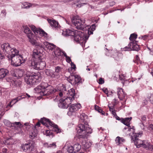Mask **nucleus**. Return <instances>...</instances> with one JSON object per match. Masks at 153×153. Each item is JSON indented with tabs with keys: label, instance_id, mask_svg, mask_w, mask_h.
I'll list each match as a JSON object with an SVG mask.
<instances>
[{
	"label": "nucleus",
	"instance_id": "1",
	"mask_svg": "<svg viewBox=\"0 0 153 153\" xmlns=\"http://www.w3.org/2000/svg\"><path fill=\"white\" fill-rule=\"evenodd\" d=\"M42 53L36 49L33 51L32 58L28 62V65L36 70H42L45 67L46 64L42 59Z\"/></svg>",
	"mask_w": 153,
	"mask_h": 153
},
{
	"label": "nucleus",
	"instance_id": "2",
	"mask_svg": "<svg viewBox=\"0 0 153 153\" xmlns=\"http://www.w3.org/2000/svg\"><path fill=\"white\" fill-rule=\"evenodd\" d=\"M62 34L65 36H73L74 40L80 43H85L88 38V36H85L82 32L77 30L66 29L63 31Z\"/></svg>",
	"mask_w": 153,
	"mask_h": 153
},
{
	"label": "nucleus",
	"instance_id": "3",
	"mask_svg": "<svg viewBox=\"0 0 153 153\" xmlns=\"http://www.w3.org/2000/svg\"><path fill=\"white\" fill-rule=\"evenodd\" d=\"M35 91L42 96H48L54 93L55 89L51 85H48L46 82H43L34 89Z\"/></svg>",
	"mask_w": 153,
	"mask_h": 153
},
{
	"label": "nucleus",
	"instance_id": "4",
	"mask_svg": "<svg viewBox=\"0 0 153 153\" xmlns=\"http://www.w3.org/2000/svg\"><path fill=\"white\" fill-rule=\"evenodd\" d=\"M76 129L80 138H82V139H83V138H87L88 134H91L92 132V129L89 127H88L87 125L82 123L78 125Z\"/></svg>",
	"mask_w": 153,
	"mask_h": 153
},
{
	"label": "nucleus",
	"instance_id": "5",
	"mask_svg": "<svg viewBox=\"0 0 153 153\" xmlns=\"http://www.w3.org/2000/svg\"><path fill=\"white\" fill-rule=\"evenodd\" d=\"M25 80L27 84L33 85L39 82L41 79L39 74L36 73L30 75L27 74L25 76Z\"/></svg>",
	"mask_w": 153,
	"mask_h": 153
},
{
	"label": "nucleus",
	"instance_id": "6",
	"mask_svg": "<svg viewBox=\"0 0 153 153\" xmlns=\"http://www.w3.org/2000/svg\"><path fill=\"white\" fill-rule=\"evenodd\" d=\"M40 122L42 124L45 125L47 127H48V125H49L51 127H53V131H56L57 133L61 132V130L59 128L58 126L56 125H55L48 119L44 117L41 119Z\"/></svg>",
	"mask_w": 153,
	"mask_h": 153
},
{
	"label": "nucleus",
	"instance_id": "7",
	"mask_svg": "<svg viewBox=\"0 0 153 153\" xmlns=\"http://www.w3.org/2000/svg\"><path fill=\"white\" fill-rule=\"evenodd\" d=\"M72 22L78 29L84 30L86 25L85 24V21L80 19L73 17L72 19Z\"/></svg>",
	"mask_w": 153,
	"mask_h": 153
},
{
	"label": "nucleus",
	"instance_id": "8",
	"mask_svg": "<svg viewBox=\"0 0 153 153\" xmlns=\"http://www.w3.org/2000/svg\"><path fill=\"white\" fill-rule=\"evenodd\" d=\"M139 133H133L131 137V141L134 143V144L137 148L141 147L143 143V141L141 140L139 138Z\"/></svg>",
	"mask_w": 153,
	"mask_h": 153
},
{
	"label": "nucleus",
	"instance_id": "9",
	"mask_svg": "<svg viewBox=\"0 0 153 153\" xmlns=\"http://www.w3.org/2000/svg\"><path fill=\"white\" fill-rule=\"evenodd\" d=\"M22 59V57L20 55H16L15 56L10 58V59L11 60V65L16 67L19 66L22 63L21 61Z\"/></svg>",
	"mask_w": 153,
	"mask_h": 153
},
{
	"label": "nucleus",
	"instance_id": "10",
	"mask_svg": "<svg viewBox=\"0 0 153 153\" xmlns=\"http://www.w3.org/2000/svg\"><path fill=\"white\" fill-rule=\"evenodd\" d=\"M31 28L34 33L37 35H40L41 36H44L47 37L48 34L41 29H38L34 25H31Z\"/></svg>",
	"mask_w": 153,
	"mask_h": 153
},
{
	"label": "nucleus",
	"instance_id": "11",
	"mask_svg": "<svg viewBox=\"0 0 153 153\" xmlns=\"http://www.w3.org/2000/svg\"><path fill=\"white\" fill-rule=\"evenodd\" d=\"M81 107V106L79 103L71 104L69 108V111L68 112V115L69 116L71 115L73 112L79 109Z\"/></svg>",
	"mask_w": 153,
	"mask_h": 153
},
{
	"label": "nucleus",
	"instance_id": "12",
	"mask_svg": "<svg viewBox=\"0 0 153 153\" xmlns=\"http://www.w3.org/2000/svg\"><path fill=\"white\" fill-rule=\"evenodd\" d=\"M11 74L16 78H18L22 77L24 73L23 69H14L11 71Z\"/></svg>",
	"mask_w": 153,
	"mask_h": 153
},
{
	"label": "nucleus",
	"instance_id": "13",
	"mask_svg": "<svg viewBox=\"0 0 153 153\" xmlns=\"http://www.w3.org/2000/svg\"><path fill=\"white\" fill-rule=\"evenodd\" d=\"M34 147L35 143L33 142L32 143L25 144L22 146V148L24 151L29 152L32 151Z\"/></svg>",
	"mask_w": 153,
	"mask_h": 153
},
{
	"label": "nucleus",
	"instance_id": "14",
	"mask_svg": "<svg viewBox=\"0 0 153 153\" xmlns=\"http://www.w3.org/2000/svg\"><path fill=\"white\" fill-rule=\"evenodd\" d=\"M117 94L118 98L120 100H123L126 96V94L124 92L122 88H117Z\"/></svg>",
	"mask_w": 153,
	"mask_h": 153
},
{
	"label": "nucleus",
	"instance_id": "15",
	"mask_svg": "<svg viewBox=\"0 0 153 153\" xmlns=\"http://www.w3.org/2000/svg\"><path fill=\"white\" fill-rule=\"evenodd\" d=\"M1 48L4 52L8 53L11 50V47L8 43H5L1 45Z\"/></svg>",
	"mask_w": 153,
	"mask_h": 153
},
{
	"label": "nucleus",
	"instance_id": "16",
	"mask_svg": "<svg viewBox=\"0 0 153 153\" xmlns=\"http://www.w3.org/2000/svg\"><path fill=\"white\" fill-rule=\"evenodd\" d=\"M141 147L147 150L152 151L153 149L152 146L147 140H143Z\"/></svg>",
	"mask_w": 153,
	"mask_h": 153
},
{
	"label": "nucleus",
	"instance_id": "17",
	"mask_svg": "<svg viewBox=\"0 0 153 153\" xmlns=\"http://www.w3.org/2000/svg\"><path fill=\"white\" fill-rule=\"evenodd\" d=\"M18 52L15 49L11 48V50L8 53V55L7 57L9 60H10V58H12V57L15 56L16 55H19L18 54Z\"/></svg>",
	"mask_w": 153,
	"mask_h": 153
},
{
	"label": "nucleus",
	"instance_id": "18",
	"mask_svg": "<svg viewBox=\"0 0 153 153\" xmlns=\"http://www.w3.org/2000/svg\"><path fill=\"white\" fill-rule=\"evenodd\" d=\"M61 85V88H57L55 89L56 91H60L59 93V95L60 97H62L63 95H65L66 94V90L65 86L63 84H62Z\"/></svg>",
	"mask_w": 153,
	"mask_h": 153
},
{
	"label": "nucleus",
	"instance_id": "19",
	"mask_svg": "<svg viewBox=\"0 0 153 153\" xmlns=\"http://www.w3.org/2000/svg\"><path fill=\"white\" fill-rule=\"evenodd\" d=\"M22 96H19L16 98L13 99L10 102L9 104L7 105V108H8L9 107H12L13 105L15 104L19 100H20L24 98V97H22Z\"/></svg>",
	"mask_w": 153,
	"mask_h": 153
},
{
	"label": "nucleus",
	"instance_id": "20",
	"mask_svg": "<svg viewBox=\"0 0 153 153\" xmlns=\"http://www.w3.org/2000/svg\"><path fill=\"white\" fill-rule=\"evenodd\" d=\"M34 36L33 34H29L27 35V37L29 39V42L33 45L40 46L41 45L36 42V40L33 38Z\"/></svg>",
	"mask_w": 153,
	"mask_h": 153
},
{
	"label": "nucleus",
	"instance_id": "21",
	"mask_svg": "<svg viewBox=\"0 0 153 153\" xmlns=\"http://www.w3.org/2000/svg\"><path fill=\"white\" fill-rule=\"evenodd\" d=\"M96 26L95 24H93L91 26H85L84 30H88V33L89 35L92 34L93 31L95 30Z\"/></svg>",
	"mask_w": 153,
	"mask_h": 153
},
{
	"label": "nucleus",
	"instance_id": "22",
	"mask_svg": "<svg viewBox=\"0 0 153 153\" xmlns=\"http://www.w3.org/2000/svg\"><path fill=\"white\" fill-rule=\"evenodd\" d=\"M128 45L131 47V50L138 51L140 50L139 45L136 43L135 41L130 42Z\"/></svg>",
	"mask_w": 153,
	"mask_h": 153
},
{
	"label": "nucleus",
	"instance_id": "23",
	"mask_svg": "<svg viewBox=\"0 0 153 153\" xmlns=\"http://www.w3.org/2000/svg\"><path fill=\"white\" fill-rule=\"evenodd\" d=\"M85 138H83V139L82 138H79L80 140L82 143V144L84 149H87L89 148L91 145V143L89 142H86L84 139Z\"/></svg>",
	"mask_w": 153,
	"mask_h": 153
},
{
	"label": "nucleus",
	"instance_id": "24",
	"mask_svg": "<svg viewBox=\"0 0 153 153\" xmlns=\"http://www.w3.org/2000/svg\"><path fill=\"white\" fill-rule=\"evenodd\" d=\"M60 102L58 104L59 107L62 108H68L69 105L68 103L65 102L63 99L59 100Z\"/></svg>",
	"mask_w": 153,
	"mask_h": 153
},
{
	"label": "nucleus",
	"instance_id": "25",
	"mask_svg": "<svg viewBox=\"0 0 153 153\" xmlns=\"http://www.w3.org/2000/svg\"><path fill=\"white\" fill-rule=\"evenodd\" d=\"M9 71L6 69L1 68L0 69V78H2L4 77L8 74Z\"/></svg>",
	"mask_w": 153,
	"mask_h": 153
},
{
	"label": "nucleus",
	"instance_id": "26",
	"mask_svg": "<svg viewBox=\"0 0 153 153\" xmlns=\"http://www.w3.org/2000/svg\"><path fill=\"white\" fill-rule=\"evenodd\" d=\"M37 131L36 129L34 128L30 133L29 137L31 139H36L37 138Z\"/></svg>",
	"mask_w": 153,
	"mask_h": 153
},
{
	"label": "nucleus",
	"instance_id": "27",
	"mask_svg": "<svg viewBox=\"0 0 153 153\" xmlns=\"http://www.w3.org/2000/svg\"><path fill=\"white\" fill-rule=\"evenodd\" d=\"M46 75L52 78H55V76L56 75L54 74V71L50 69H46L45 71Z\"/></svg>",
	"mask_w": 153,
	"mask_h": 153
},
{
	"label": "nucleus",
	"instance_id": "28",
	"mask_svg": "<svg viewBox=\"0 0 153 153\" xmlns=\"http://www.w3.org/2000/svg\"><path fill=\"white\" fill-rule=\"evenodd\" d=\"M47 21L52 27H56L58 26L59 23L56 21L50 19H48Z\"/></svg>",
	"mask_w": 153,
	"mask_h": 153
},
{
	"label": "nucleus",
	"instance_id": "29",
	"mask_svg": "<svg viewBox=\"0 0 153 153\" xmlns=\"http://www.w3.org/2000/svg\"><path fill=\"white\" fill-rule=\"evenodd\" d=\"M21 124L20 122H15L11 123V127L13 129H17V127H20L21 126Z\"/></svg>",
	"mask_w": 153,
	"mask_h": 153
},
{
	"label": "nucleus",
	"instance_id": "30",
	"mask_svg": "<svg viewBox=\"0 0 153 153\" xmlns=\"http://www.w3.org/2000/svg\"><path fill=\"white\" fill-rule=\"evenodd\" d=\"M45 45L46 46V48L49 50H52L54 48L55 49L56 47V46L53 44L49 43L48 42H45L44 43Z\"/></svg>",
	"mask_w": 153,
	"mask_h": 153
},
{
	"label": "nucleus",
	"instance_id": "31",
	"mask_svg": "<svg viewBox=\"0 0 153 153\" xmlns=\"http://www.w3.org/2000/svg\"><path fill=\"white\" fill-rule=\"evenodd\" d=\"M62 52L60 49L56 47L54 51V53L56 57L59 58L62 55Z\"/></svg>",
	"mask_w": 153,
	"mask_h": 153
},
{
	"label": "nucleus",
	"instance_id": "32",
	"mask_svg": "<svg viewBox=\"0 0 153 153\" xmlns=\"http://www.w3.org/2000/svg\"><path fill=\"white\" fill-rule=\"evenodd\" d=\"M116 144L118 145L125 141V140L123 137H120L119 136L117 137L115 140Z\"/></svg>",
	"mask_w": 153,
	"mask_h": 153
},
{
	"label": "nucleus",
	"instance_id": "33",
	"mask_svg": "<svg viewBox=\"0 0 153 153\" xmlns=\"http://www.w3.org/2000/svg\"><path fill=\"white\" fill-rule=\"evenodd\" d=\"M75 92V90L73 88L71 89L68 91H66V94L68 95V96H70L71 97H74Z\"/></svg>",
	"mask_w": 153,
	"mask_h": 153
},
{
	"label": "nucleus",
	"instance_id": "34",
	"mask_svg": "<svg viewBox=\"0 0 153 153\" xmlns=\"http://www.w3.org/2000/svg\"><path fill=\"white\" fill-rule=\"evenodd\" d=\"M131 117H128L125 118V119H122L121 120L122 122L125 125L128 126H129V122L131 119Z\"/></svg>",
	"mask_w": 153,
	"mask_h": 153
},
{
	"label": "nucleus",
	"instance_id": "35",
	"mask_svg": "<svg viewBox=\"0 0 153 153\" xmlns=\"http://www.w3.org/2000/svg\"><path fill=\"white\" fill-rule=\"evenodd\" d=\"M55 71L54 72V74L56 75L55 76L56 78H58L60 72L61 71L62 68L59 66H57L55 67Z\"/></svg>",
	"mask_w": 153,
	"mask_h": 153
},
{
	"label": "nucleus",
	"instance_id": "36",
	"mask_svg": "<svg viewBox=\"0 0 153 153\" xmlns=\"http://www.w3.org/2000/svg\"><path fill=\"white\" fill-rule=\"evenodd\" d=\"M74 97H71L70 96H67V97L64 99H63L64 100L65 102L68 103L69 105L71 103L72 101L74 100Z\"/></svg>",
	"mask_w": 153,
	"mask_h": 153
},
{
	"label": "nucleus",
	"instance_id": "37",
	"mask_svg": "<svg viewBox=\"0 0 153 153\" xmlns=\"http://www.w3.org/2000/svg\"><path fill=\"white\" fill-rule=\"evenodd\" d=\"M74 150V153L78 152L81 149V146L78 143H76L73 146Z\"/></svg>",
	"mask_w": 153,
	"mask_h": 153
},
{
	"label": "nucleus",
	"instance_id": "38",
	"mask_svg": "<svg viewBox=\"0 0 153 153\" xmlns=\"http://www.w3.org/2000/svg\"><path fill=\"white\" fill-rule=\"evenodd\" d=\"M67 80L72 85H75L74 75H71L68 78Z\"/></svg>",
	"mask_w": 153,
	"mask_h": 153
},
{
	"label": "nucleus",
	"instance_id": "39",
	"mask_svg": "<svg viewBox=\"0 0 153 153\" xmlns=\"http://www.w3.org/2000/svg\"><path fill=\"white\" fill-rule=\"evenodd\" d=\"M23 28L24 29V32L27 34V36L29 34H33L31 33L30 29L27 26H24Z\"/></svg>",
	"mask_w": 153,
	"mask_h": 153
},
{
	"label": "nucleus",
	"instance_id": "40",
	"mask_svg": "<svg viewBox=\"0 0 153 153\" xmlns=\"http://www.w3.org/2000/svg\"><path fill=\"white\" fill-rule=\"evenodd\" d=\"M15 141L12 138H9L5 142V144L6 145H10L14 143Z\"/></svg>",
	"mask_w": 153,
	"mask_h": 153
},
{
	"label": "nucleus",
	"instance_id": "41",
	"mask_svg": "<svg viewBox=\"0 0 153 153\" xmlns=\"http://www.w3.org/2000/svg\"><path fill=\"white\" fill-rule=\"evenodd\" d=\"M87 118L88 116L84 113L82 114L80 116L81 121L83 123H85L86 122L85 120L87 119Z\"/></svg>",
	"mask_w": 153,
	"mask_h": 153
},
{
	"label": "nucleus",
	"instance_id": "42",
	"mask_svg": "<svg viewBox=\"0 0 153 153\" xmlns=\"http://www.w3.org/2000/svg\"><path fill=\"white\" fill-rule=\"evenodd\" d=\"M74 82L75 83V85L79 82L81 80L80 77L78 75H74Z\"/></svg>",
	"mask_w": 153,
	"mask_h": 153
},
{
	"label": "nucleus",
	"instance_id": "43",
	"mask_svg": "<svg viewBox=\"0 0 153 153\" xmlns=\"http://www.w3.org/2000/svg\"><path fill=\"white\" fill-rule=\"evenodd\" d=\"M137 35L135 34H132L130 35L129 39L131 41H134V40H135L137 38Z\"/></svg>",
	"mask_w": 153,
	"mask_h": 153
},
{
	"label": "nucleus",
	"instance_id": "44",
	"mask_svg": "<svg viewBox=\"0 0 153 153\" xmlns=\"http://www.w3.org/2000/svg\"><path fill=\"white\" fill-rule=\"evenodd\" d=\"M95 110L98 111V112L101 113L102 114H104L105 112L103 111L98 106L95 105Z\"/></svg>",
	"mask_w": 153,
	"mask_h": 153
},
{
	"label": "nucleus",
	"instance_id": "45",
	"mask_svg": "<svg viewBox=\"0 0 153 153\" xmlns=\"http://www.w3.org/2000/svg\"><path fill=\"white\" fill-rule=\"evenodd\" d=\"M86 0H79V2L80 3H81L80 4L79 3L77 4H76V6L77 7H80L83 5V4H86V3L84 2H86Z\"/></svg>",
	"mask_w": 153,
	"mask_h": 153
},
{
	"label": "nucleus",
	"instance_id": "46",
	"mask_svg": "<svg viewBox=\"0 0 153 153\" xmlns=\"http://www.w3.org/2000/svg\"><path fill=\"white\" fill-rule=\"evenodd\" d=\"M68 151L69 153H74V150L73 146H68Z\"/></svg>",
	"mask_w": 153,
	"mask_h": 153
},
{
	"label": "nucleus",
	"instance_id": "47",
	"mask_svg": "<svg viewBox=\"0 0 153 153\" xmlns=\"http://www.w3.org/2000/svg\"><path fill=\"white\" fill-rule=\"evenodd\" d=\"M22 4L23 5V7L25 8H29L30 7V4L27 2H24Z\"/></svg>",
	"mask_w": 153,
	"mask_h": 153
},
{
	"label": "nucleus",
	"instance_id": "48",
	"mask_svg": "<svg viewBox=\"0 0 153 153\" xmlns=\"http://www.w3.org/2000/svg\"><path fill=\"white\" fill-rule=\"evenodd\" d=\"M131 50V47L128 45V47H126L122 49L123 51H130Z\"/></svg>",
	"mask_w": 153,
	"mask_h": 153
},
{
	"label": "nucleus",
	"instance_id": "49",
	"mask_svg": "<svg viewBox=\"0 0 153 153\" xmlns=\"http://www.w3.org/2000/svg\"><path fill=\"white\" fill-rule=\"evenodd\" d=\"M148 98L149 99L150 102L152 103H153V95L152 94H150L148 97Z\"/></svg>",
	"mask_w": 153,
	"mask_h": 153
},
{
	"label": "nucleus",
	"instance_id": "50",
	"mask_svg": "<svg viewBox=\"0 0 153 153\" xmlns=\"http://www.w3.org/2000/svg\"><path fill=\"white\" fill-rule=\"evenodd\" d=\"M24 127H25L26 129L28 130L30 128V126L28 123H25L24 124Z\"/></svg>",
	"mask_w": 153,
	"mask_h": 153
},
{
	"label": "nucleus",
	"instance_id": "51",
	"mask_svg": "<svg viewBox=\"0 0 153 153\" xmlns=\"http://www.w3.org/2000/svg\"><path fill=\"white\" fill-rule=\"evenodd\" d=\"M99 83L100 84H102L104 82V79L100 77L99 80Z\"/></svg>",
	"mask_w": 153,
	"mask_h": 153
},
{
	"label": "nucleus",
	"instance_id": "52",
	"mask_svg": "<svg viewBox=\"0 0 153 153\" xmlns=\"http://www.w3.org/2000/svg\"><path fill=\"white\" fill-rule=\"evenodd\" d=\"M103 91L107 95V97H108L109 96L108 94V91L107 88H103L102 89Z\"/></svg>",
	"mask_w": 153,
	"mask_h": 153
},
{
	"label": "nucleus",
	"instance_id": "53",
	"mask_svg": "<svg viewBox=\"0 0 153 153\" xmlns=\"http://www.w3.org/2000/svg\"><path fill=\"white\" fill-rule=\"evenodd\" d=\"M141 119L142 122H143V121H146V115L142 116L141 117Z\"/></svg>",
	"mask_w": 153,
	"mask_h": 153
},
{
	"label": "nucleus",
	"instance_id": "54",
	"mask_svg": "<svg viewBox=\"0 0 153 153\" xmlns=\"http://www.w3.org/2000/svg\"><path fill=\"white\" fill-rule=\"evenodd\" d=\"M149 129L151 131L153 130V124H150L148 127Z\"/></svg>",
	"mask_w": 153,
	"mask_h": 153
},
{
	"label": "nucleus",
	"instance_id": "55",
	"mask_svg": "<svg viewBox=\"0 0 153 153\" xmlns=\"http://www.w3.org/2000/svg\"><path fill=\"white\" fill-rule=\"evenodd\" d=\"M115 4V2L114 1H111L109 3V5L111 6H113Z\"/></svg>",
	"mask_w": 153,
	"mask_h": 153
},
{
	"label": "nucleus",
	"instance_id": "56",
	"mask_svg": "<svg viewBox=\"0 0 153 153\" xmlns=\"http://www.w3.org/2000/svg\"><path fill=\"white\" fill-rule=\"evenodd\" d=\"M44 147L47 148L50 147V144H48V143H45L44 144Z\"/></svg>",
	"mask_w": 153,
	"mask_h": 153
},
{
	"label": "nucleus",
	"instance_id": "57",
	"mask_svg": "<svg viewBox=\"0 0 153 153\" xmlns=\"http://www.w3.org/2000/svg\"><path fill=\"white\" fill-rule=\"evenodd\" d=\"M66 58V61L70 63L71 62V59L69 56L67 57Z\"/></svg>",
	"mask_w": 153,
	"mask_h": 153
},
{
	"label": "nucleus",
	"instance_id": "58",
	"mask_svg": "<svg viewBox=\"0 0 153 153\" xmlns=\"http://www.w3.org/2000/svg\"><path fill=\"white\" fill-rule=\"evenodd\" d=\"M50 147H54L55 148L56 146L55 143H53L52 144H50Z\"/></svg>",
	"mask_w": 153,
	"mask_h": 153
},
{
	"label": "nucleus",
	"instance_id": "59",
	"mask_svg": "<svg viewBox=\"0 0 153 153\" xmlns=\"http://www.w3.org/2000/svg\"><path fill=\"white\" fill-rule=\"evenodd\" d=\"M4 110V109L2 106V104L0 102V111H3Z\"/></svg>",
	"mask_w": 153,
	"mask_h": 153
},
{
	"label": "nucleus",
	"instance_id": "60",
	"mask_svg": "<svg viewBox=\"0 0 153 153\" xmlns=\"http://www.w3.org/2000/svg\"><path fill=\"white\" fill-rule=\"evenodd\" d=\"M1 13L2 14H3V16H5L6 14V10H3L1 11Z\"/></svg>",
	"mask_w": 153,
	"mask_h": 153
},
{
	"label": "nucleus",
	"instance_id": "61",
	"mask_svg": "<svg viewBox=\"0 0 153 153\" xmlns=\"http://www.w3.org/2000/svg\"><path fill=\"white\" fill-rule=\"evenodd\" d=\"M129 126H128V127L127 128H125L124 129L125 130H126L127 129H128V131H131V129H132L133 131L134 130V129L133 128V127L132 128H130L129 127Z\"/></svg>",
	"mask_w": 153,
	"mask_h": 153
},
{
	"label": "nucleus",
	"instance_id": "62",
	"mask_svg": "<svg viewBox=\"0 0 153 153\" xmlns=\"http://www.w3.org/2000/svg\"><path fill=\"white\" fill-rule=\"evenodd\" d=\"M7 150L6 148H3L2 149V152L4 153H6L7 152Z\"/></svg>",
	"mask_w": 153,
	"mask_h": 153
},
{
	"label": "nucleus",
	"instance_id": "63",
	"mask_svg": "<svg viewBox=\"0 0 153 153\" xmlns=\"http://www.w3.org/2000/svg\"><path fill=\"white\" fill-rule=\"evenodd\" d=\"M111 113L114 116H116V112L115 111V110H112V111H111Z\"/></svg>",
	"mask_w": 153,
	"mask_h": 153
},
{
	"label": "nucleus",
	"instance_id": "64",
	"mask_svg": "<svg viewBox=\"0 0 153 153\" xmlns=\"http://www.w3.org/2000/svg\"><path fill=\"white\" fill-rule=\"evenodd\" d=\"M62 54H63L64 55V56L66 58H67V57L68 56H67L66 54L64 51L62 52Z\"/></svg>",
	"mask_w": 153,
	"mask_h": 153
}]
</instances>
